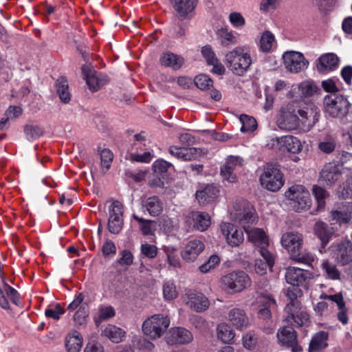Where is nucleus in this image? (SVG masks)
<instances>
[{"label":"nucleus","mask_w":352,"mask_h":352,"mask_svg":"<svg viewBox=\"0 0 352 352\" xmlns=\"http://www.w3.org/2000/svg\"><path fill=\"white\" fill-rule=\"evenodd\" d=\"M252 60L250 51L244 46L235 47L225 55L224 63L234 74L243 76L250 69Z\"/></svg>","instance_id":"f257e3e1"},{"label":"nucleus","mask_w":352,"mask_h":352,"mask_svg":"<svg viewBox=\"0 0 352 352\" xmlns=\"http://www.w3.org/2000/svg\"><path fill=\"white\" fill-rule=\"evenodd\" d=\"M351 104L346 97L340 94H329L323 98V109L332 118H342L346 116Z\"/></svg>","instance_id":"f03ea898"},{"label":"nucleus","mask_w":352,"mask_h":352,"mask_svg":"<svg viewBox=\"0 0 352 352\" xmlns=\"http://www.w3.org/2000/svg\"><path fill=\"white\" fill-rule=\"evenodd\" d=\"M259 181L265 188L272 192H276L284 184L283 174L276 165L267 164L263 166Z\"/></svg>","instance_id":"7ed1b4c3"},{"label":"nucleus","mask_w":352,"mask_h":352,"mask_svg":"<svg viewBox=\"0 0 352 352\" xmlns=\"http://www.w3.org/2000/svg\"><path fill=\"white\" fill-rule=\"evenodd\" d=\"M290 206L298 212L306 210L310 206L309 191L302 185H294L285 192Z\"/></svg>","instance_id":"20e7f679"},{"label":"nucleus","mask_w":352,"mask_h":352,"mask_svg":"<svg viewBox=\"0 0 352 352\" xmlns=\"http://www.w3.org/2000/svg\"><path fill=\"white\" fill-rule=\"evenodd\" d=\"M170 324L169 318L162 314H155L142 324L144 333L152 339L160 338Z\"/></svg>","instance_id":"39448f33"},{"label":"nucleus","mask_w":352,"mask_h":352,"mask_svg":"<svg viewBox=\"0 0 352 352\" xmlns=\"http://www.w3.org/2000/svg\"><path fill=\"white\" fill-rule=\"evenodd\" d=\"M267 145L270 148L295 155L298 154L302 150V144L300 140L291 135L272 138L269 140Z\"/></svg>","instance_id":"423d86ee"},{"label":"nucleus","mask_w":352,"mask_h":352,"mask_svg":"<svg viewBox=\"0 0 352 352\" xmlns=\"http://www.w3.org/2000/svg\"><path fill=\"white\" fill-rule=\"evenodd\" d=\"M284 312L285 320L293 327L307 326L309 323V314L301 307L299 302L288 303Z\"/></svg>","instance_id":"0eeeda50"},{"label":"nucleus","mask_w":352,"mask_h":352,"mask_svg":"<svg viewBox=\"0 0 352 352\" xmlns=\"http://www.w3.org/2000/svg\"><path fill=\"white\" fill-rule=\"evenodd\" d=\"M299 118L300 129L303 131H309L318 122L320 118V109L314 103H308L300 107L297 111Z\"/></svg>","instance_id":"6e6552de"},{"label":"nucleus","mask_w":352,"mask_h":352,"mask_svg":"<svg viewBox=\"0 0 352 352\" xmlns=\"http://www.w3.org/2000/svg\"><path fill=\"white\" fill-rule=\"evenodd\" d=\"M221 283L233 292H241L249 286L251 280L248 275L242 270L234 271L221 278Z\"/></svg>","instance_id":"1a4fd4ad"},{"label":"nucleus","mask_w":352,"mask_h":352,"mask_svg":"<svg viewBox=\"0 0 352 352\" xmlns=\"http://www.w3.org/2000/svg\"><path fill=\"white\" fill-rule=\"evenodd\" d=\"M331 256L342 265L352 261V242L349 239L333 243L329 248Z\"/></svg>","instance_id":"9d476101"},{"label":"nucleus","mask_w":352,"mask_h":352,"mask_svg":"<svg viewBox=\"0 0 352 352\" xmlns=\"http://www.w3.org/2000/svg\"><path fill=\"white\" fill-rule=\"evenodd\" d=\"M234 212L231 213L232 218L236 222H238L244 229H250V226L256 221L254 216V210L248 203H241V207L236 204L234 206Z\"/></svg>","instance_id":"9b49d317"},{"label":"nucleus","mask_w":352,"mask_h":352,"mask_svg":"<svg viewBox=\"0 0 352 352\" xmlns=\"http://www.w3.org/2000/svg\"><path fill=\"white\" fill-rule=\"evenodd\" d=\"M124 206L119 201H113L109 208L108 229L112 234H118L122 229Z\"/></svg>","instance_id":"f8f14e48"},{"label":"nucleus","mask_w":352,"mask_h":352,"mask_svg":"<svg viewBox=\"0 0 352 352\" xmlns=\"http://www.w3.org/2000/svg\"><path fill=\"white\" fill-rule=\"evenodd\" d=\"M285 68L292 73H298L306 69L309 62L302 53L291 51L286 52L283 55Z\"/></svg>","instance_id":"ddd939ff"},{"label":"nucleus","mask_w":352,"mask_h":352,"mask_svg":"<svg viewBox=\"0 0 352 352\" xmlns=\"http://www.w3.org/2000/svg\"><path fill=\"white\" fill-rule=\"evenodd\" d=\"M82 73L89 89L92 92L98 91L107 82V76L93 69L90 65H82Z\"/></svg>","instance_id":"4468645a"},{"label":"nucleus","mask_w":352,"mask_h":352,"mask_svg":"<svg viewBox=\"0 0 352 352\" xmlns=\"http://www.w3.org/2000/svg\"><path fill=\"white\" fill-rule=\"evenodd\" d=\"M259 304L258 317L263 320H269L272 318V311L277 307L274 298L270 294L261 293L257 298Z\"/></svg>","instance_id":"2eb2a0df"},{"label":"nucleus","mask_w":352,"mask_h":352,"mask_svg":"<svg viewBox=\"0 0 352 352\" xmlns=\"http://www.w3.org/2000/svg\"><path fill=\"white\" fill-rule=\"evenodd\" d=\"M277 125L280 129L285 131L300 129L297 113L294 111H291L289 108L280 110V115L277 119Z\"/></svg>","instance_id":"dca6fc26"},{"label":"nucleus","mask_w":352,"mask_h":352,"mask_svg":"<svg viewBox=\"0 0 352 352\" xmlns=\"http://www.w3.org/2000/svg\"><path fill=\"white\" fill-rule=\"evenodd\" d=\"M342 176L341 167L333 163L326 164L320 175V182L326 186H332Z\"/></svg>","instance_id":"f3484780"},{"label":"nucleus","mask_w":352,"mask_h":352,"mask_svg":"<svg viewBox=\"0 0 352 352\" xmlns=\"http://www.w3.org/2000/svg\"><path fill=\"white\" fill-rule=\"evenodd\" d=\"M220 229L229 245L236 247L243 242V231L237 229L232 223H222L220 225Z\"/></svg>","instance_id":"a211bd4d"},{"label":"nucleus","mask_w":352,"mask_h":352,"mask_svg":"<svg viewBox=\"0 0 352 352\" xmlns=\"http://www.w3.org/2000/svg\"><path fill=\"white\" fill-rule=\"evenodd\" d=\"M243 164V160L239 156H229L225 164L221 168V175L223 180L234 183L236 182V175L234 170L241 167Z\"/></svg>","instance_id":"6ab92c4d"},{"label":"nucleus","mask_w":352,"mask_h":352,"mask_svg":"<svg viewBox=\"0 0 352 352\" xmlns=\"http://www.w3.org/2000/svg\"><path fill=\"white\" fill-rule=\"evenodd\" d=\"M311 274L307 270L296 267H289L286 270L285 280L291 285L303 286L305 285L307 279L310 278Z\"/></svg>","instance_id":"aec40b11"},{"label":"nucleus","mask_w":352,"mask_h":352,"mask_svg":"<svg viewBox=\"0 0 352 352\" xmlns=\"http://www.w3.org/2000/svg\"><path fill=\"white\" fill-rule=\"evenodd\" d=\"M204 248L205 245L201 240L192 239L186 244L182 250V257L187 262H192L203 252Z\"/></svg>","instance_id":"412c9836"},{"label":"nucleus","mask_w":352,"mask_h":352,"mask_svg":"<svg viewBox=\"0 0 352 352\" xmlns=\"http://www.w3.org/2000/svg\"><path fill=\"white\" fill-rule=\"evenodd\" d=\"M280 242L285 249L294 255L302 246V236L299 233L289 232L282 235Z\"/></svg>","instance_id":"4be33fe9"},{"label":"nucleus","mask_w":352,"mask_h":352,"mask_svg":"<svg viewBox=\"0 0 352 352\" xmlns=\"http://www.w3.org/2000/svg\"><path fill=\"white\" fill-rule=\"evenodd\" d=\"M248 239L261 252L263 250H268L269 239L265 231L261 228H252L246 230Z\"/></svg>","instance_id":"5701e85b"},{"label":"nucleus","mask_w":352,"mask_h":352,"mask_svg":"<svg viewBox=\"0 0 352 352\" xmlns=\"http://www.w3.org/2000/svg\"><path fill=\"white\" fill-rule=\"evenodd\" d=\"M169 153L179 160L191 161L197 157L199 151L195 147H178L170 146L168 148Z\"/></svg>","instance_id":"b1692460"},{"label":"nucleus","mask_w":352,"mask_h":352,"mask_svg":"<svg viewBox=\"0 0 352 352\" xmlns=\"http://www.w3.org/2000/svg\"><path fill=\"white\" fill-rule=\"evenodd\" d=\"M230 323L237 329L243 330L249 325V318L244 310L239 308L230 309L228 314Z\"/></svg>","instance_id":"393cba45"},{"label":"nucleus","mask_w":352,"mask_h":352,"mask_svg":"<svg viewBox=\"0 0 352 352\" xmlns=\"http://www.w3.org/2000/svg\"><path fill=\"white\" fill-rule=\"evenodd\" d=\"M186 303L190 308L197 312L205 311L210 305L208 298L199 292H190L188 294Z\"/></svg>","instance_id":"a878e982"},{"label":"nucleus","mask_w":352,"mask_h":352,"mask_svg":"<svg viewBox=\"0 0 352 352\" xmlns=\"http://www.w3.org/2000/svg\"><path fill=\"white\" fill-rule=\"evenodd\" d=\"M320 298L322 299H329L332 302L336 303L338 309V312L337 313L338 320L343 324H346L348 323L349 318L347 314V309L345 307V303L343 300V297L342 294H322L320 296Z\"/></svg>","instance_id":"bb28decb"},{"label":"nucleus","mask_w":352,"mask_h":352,"mask_svg":"<svg viewBox=\"0 0 352 352\" xmlns=\"http://www.w3.org/2000/svg\"><path fill=\"white\" fill-rule=\"evenodd\" d=\"M236 34V33L230 30L226 26L221 27L216 30L217 40L224 47L236 44L237 38Z\"/></svg>","instance_id":"cd10ccee"},{"label":"nucleus","mask_w":352,"mask_h":352,"mask_svg":"<svg viewBox=\"0 0 352 352\" xmlns=\"http://www.w3.org/2000/svg\"><path fill=\"white\" fill-rule=\"evenodd\" d=\"M264 261L256 259L255 261V270L257 274H263L267 267L272 268L274 264V255L269 250H263L259 252Z\"/></svg>","instance_id":"c85d7f7f"},{"label":"nucleus","mask_w":352,"mask_h":352,"mask_svg":"<svg viewBox=\"0 0 352 352\" xmlns=\"http://www.w3.org/2000/svg\"><path fill=\"white\" fill-rule=\"evenodd\" d=\"M193 229L203 232L206 230L211 224L210 215L204 212L195 211L190 214Z\"/></svg>","instance_id":"c756f323"},{"label":"nucleus","mask_w":352,"mask_h":352,"mask_svg":"<svg viewBox=\"0 0 352 352\" xmlns=\"http://www.w3.org/2000/svg\"><path fill=\"white\" fill-rule=\"evenodd\" d=\"M219 190L212 185H208L204 189L197 190L195 194L196 199L200 205H206L213 202L218 197Z\"/></svg>","instance_id":"7c9ffc66"},{"label":"nucleus","mask_w":352,"mask_h":352,"mask_svg":"<svg viewBox=\"0 0 352 352\" xmlns=\"http://www.w3.org/2000/svg\"><path fill=\"white\" fill-rule=\"evenodd\" d=\"M169 342L171 344H187L192 340V334L183 327H176L170 331Z\"/></svg>","instance_id":"2f4dec72"},{"label":"nucleus","mask_w":352,"mask_h":352,"mask_svg":"<svg viewBox=\"0 0 352 352\" xmlns=\"http://www.w3.org/2000/svg\"><path fill=\"white\" fill-rule=\"evenodd\" d=\"M160 60L163 66L170 67L175 71L179 69L184 63V59L182 56L170 52L164 53Z\"/></svg>","instance_id":"473e14b6"},{"label":"nucleus","mask_w":352,"mask_h":352,"mask_svg":"<svg viewBox=\"0 0 352 352\" xmlns=\"http://www.w3.org/2000/svg\"><path fill=\"white\" fill-rule=\"evenodd\" d=\"M142 207L151 216L157 217L163 211L164 204L157 196H151L142 201Z\"/></svg>","instance_id":"72a5a7b5"},{"label":"nucleus","mask_w":352,"mask_h":352,"mask_svg":"<svg viewBox=\"0 0 352 352\" xmlns=\"http://www.w3.org/2000/svg\"><path fill=\"white\" fill-rule=\"evenodd\" d=\"M339 63L338 57L334 54H327L321 56L317 64L320 72H329L336 69Z\"/></svg>","instance_id":"f704fd0d"},{"label":"nucleus","mask_w":352,"mask_h":352,"mask_svg":"<svg viewBox=\"0 0 352 352\" xmlns=\"http://www.w3.org/2000/svg\"><path fill=\"white\" fill-rule=\"evenodd\" d=\"M329 333L324 331H320L315 333L309 343V352H318L325 349L327 346Z\"/></svg>","instance_id":"c9c22d12"},{"label":"nucleus","mask_w":352,"mask_h":352,"mask_svg":"<svg viewBox=\"0 0 352 352\" xmlns=\"http://www.w3.org/2000/svg\"><path fill=\"white\" fill-rule=\"evenodd\" d=\"M21 113L22 109L20 107H9L0 120V131H5L9 129L10 122L15 120V119L19 117Z\"/></svg>","instance_id":"e433bc0d"},{"label":"nucleus","mask_w":352,"mask_h":352,"mask_svg":"<svg viewBox=\"0 0 352 352\" xmlns=\"http://www.w3.org/2000/svg\"><path fill=\"white\" fill-rule=\"evenodd\" d=\"M314 232L321 241V249H324L326 245L329 242L333 231L329 229L327 225L324 222L318 221L314 226ZM320 251L322 252V250Z\"/></svg>","instance_id":"4c0bfd02"},{"label":"nucleus","mask_w":352,"mask_h":352,"mask_svg":"<svg viewBox=\"0 0 352 352\" xmlns=\"http://www.w3.org/2000/svg\"><path fill=\"white\" fill-rule=\"evenodd\" d=\"M277 338L282 345L287 346H293L296 341V332L291 327H284L280 329L277 332Z\"/></svg>","instance_id":"58836bf2"},{"label":"nucleus","mask_w":352,"mask_h":352,"mask_svg":"<svg viewBox=\"0 0 352 352\" xmlns=\"http://www.w3.org/2000/svg\"><path fill=\"white\" fill-rule=\"evenodd\" d=\"M82 345V338L79 332L73 331L65 338L67 352H79Z\"/></svg>","instance_id":"ea45409f"},{"label":"nucleus","mask_w":352,"mask_h":352,"mask_svg":"<svg viewBox=\"0 0 352 352\" xmlns=\"http://www.w3.org/2000/svg\"><path fill=\"white\" fill-rule=\"evenodd\" d=\"M124 334L125 332L122 329L113 324H108L102 330V336L115 343L122 342Z\"/></svg>","instance_id":"a19ab883"},{"label":"nucleus","mask_w":352,"mask_h":352,"mask_svg":"<svg viewBox=\"0 0 352 352\" xmlns=\"http://www.w3.org/2000/svg\"><path fill=\"white\" fill-rule=\"evenodd\" d=\"M197 0H175L174 8L181 16H186L194 10Z\"/></svg>","instance_id":"79ce46f5"},{"label":"nucleus","mask_w":352,"mask_h":352,"mask_svg":"<svg viewBox=\"0 0 352 352\" xmlns=\"http://www.w3.org/2000/svg\"><path fill=\"white\" fill-rule=\"evenodd\" d=\"M57 93L60 100L64 103H68L71 100V94L69 85L65 78L61 77L56 82Z\"/></svg>","instance_id":"37998d69"},{"label":"nucleus","mask_w":352,"mask_h":352,"mask_svg":"<svg viewBox=\"0 0 352 352\" xmlns=\"http://www.w3.org/2000/svg\"><path fill=\"white\" fill-rule=\"evenodd\" d=\"M217 330L218 338L224 343H230L235 336L234 331L228 324H219Z\"/></svg>","instance_id":"c03bdc74"},{"label":"nucleus","mask_w":352,"mask_h":352,"mask_svg":"<svg viewBox=\"0 0 352 352\" xmlns=\"http://www.w3.org/2000/svg\"><path fill=\"white\" fill-rule=\"evenodd\" d=\"M352 220V207L351 210L349 212H342L334 210L331 212V219L329 221L331 225L347 223Z\"/></svg>","instance_id":"a18cd8bd"},{"label":"nucleus","mask_w":352,"mask_h":352,"mask_svg":"<svg viewBox=\"0 0 352 352\" xmlns=\"http://www.w3.org/2000/svg\"><path fill=\"white\" fill-rule=\"evenodd\" d=\"M100 155V166L102 171L106 173L111 168L113 159V154L109 148H103L98 151Z\"/></svg>","instance_id":"49530a36"},{"label":"nucleus","mask_w":352,"mask_h":352,"mask_svg":"<svg viewBox=\"0 0 352 352\" xmlns=\"http://www.w3.org/2000/svg\"><path fill=\"white\" fill-rule=\"evenodd\" d=\"M276 40L274 35L270 31H265L260 40V46L262 51L270 52L275 46Z\"/></svg>","instance_id":"de8ad7c7"},{"label":"nucleus","mask_w":352,"mask_h":352,"mask_svg":"<svg viewBox=\"0 0 352 352\" xmlns=\"http://www.w3.org/2000/svg\"><path fill=\"white\" fill-rule=\"evenodd\" d=\"M322 270L327 278L332 280L340 278V272L336 265L328 261H324L321 265Z\"/></svg>","instance_id":"09e8293b"},{"label":"nucleus","mask_w":352,"mask_h":352,"mask_svg":"<svg viewBox=\"0 0 352 352\" xmlns=\"http://www.w3.org/2000/svg\"><path fill=\"white\" fill-rule=\"evenodd\" d=\"M240 122L242 124L241 131L243 133H252L257 128L256 120L251 116L241 115Z\"/></svg>","instance_id":"8fccbe9b"},{"label":"nucleus","mask_w":352,"mask_h":352,"mask_svg":"<svg viewBox=\"0 0 352 352\" xmlns=\"http://www.w3.org/2000/svg\"><path fill=\"white\" fill-rule=\"evenodd\" d=\"M163 297L166 300H172L178 296L175 283L171 280H166L163 283Z\"/></svg>","instance_id":"3c124183"},{"label":"nucleus","mask_w":352,"mask_h":352,"mask_svg":"<svg viewBox=\"0 0 352 352\" xmlns=\"http://www.w3.org/2000/svg\"><path fill=\"white\" fill-rule=\"evenodd\" d=\"M298 89L301 97L307 98L313 96L318 90L317 86L310 81H303L299 86Z\"/></svg>","instance_id":"603ef678"},{"label":"nucleus","mask_w":352,"mask_h":352,"mask_svg":"<svg viewBox=\"0 0 352 352\" xmlns=\"http://www.w3.org/2000/svg\"><path fill=\"white\" fill-rule=\"evenodd\" d=\"M313 195L318 204V210H322L325 206V199L329 196L328 192L322 188L314 186L312 189Z\"/></svg>","instance_id":"864d4df0"},{"label":"nucleus","mask_w":352,"mask_h":352,"mask_svg":"<svg viewBox=\"0 0 352 352\" xmlns=\"http://www.w3.org/2000/svg\"><path fill=\"white\" fill-rule=\"evenodd\" d=\"M336 146V140L331 136L325 137L318 143V149L326 154L332 153Z\"/></svg>","instance_id":"5fc2aeb1"},{"label":"nucleus","mask_w":352,"mask_h":352,"mask_svg":"<svg viewBox=\"0 0 352 352\" xmlns=\"http://www.w3.org/2000/svg\"><path fill=\"white\" fill-rule=\"evenodd\" d=\"M195 85L201 90L210 89L213 85V80L206 74H199L194 79Z\"/></svg>","instance_id":"6e6d98bb"},{"label":"nucleus","mask_w":352,"mask_h":352,"mask_svg":"<svg viewBox=\"0 0 352 352\" xmlns=\"http://www.w3.org/2000/svg\"><path fill=\"white\" fill-rule=\"evenodd\" d=\"M132 217L138 221L140 229L144 235H149L152 234L151 224L153 222V221L139 217L135 214L132 215Z\"/></svg>","instance_id":"4d7b16f0"},{"label":"nucleus","mask_w":352,"mask_h":352,"mask_svg":"<svg viewBox=\"0 0 352 352\" xmlns=\"http://www.w3.org/2000/svg\"><path fill=\"white\" fill-rule=\"evenodd\" d=\"M115 316V310L113 307L107 306L101 307L99 309V317L95 320V322L97 325L102 320L109 319Z\"/></svg>","instance_id":"13d9d810"},{"label":"nucleus","mask_w":352,"mask_h":352,"mask_svg":"<svg viewBox=\"0 0 352 352\" xmlns=\"http://www.w3.org/2000/svg\"><path fill=\"white\" fill-rule=\"evenodd\" d=\"M219 262L220 258L217 255H212L207 262L199 267V270L204 274L208 273L218 265Z\"/></svg>","instance_id":"bf43d9fd"},{"label":"nucleus","mask_w":352,"mask_h":352,"mask_svg":"<svg viewBox=\"0 0 352 352\" xmlns=\"http://www.w3.org/2000/svg\"><path fill=\"white\" fill-rule=\"evenodd\" d=\"M229 21L235 28H241L245 24V18L238 12H233L230 14Z\"/></svg>","instance_id":"052dcab7"},{"label":"nucleus","mask_w":352,"mask_h":352,"mask_svg":"<svg viewBox=\"0 0 352 352\" xmlns=\"http://www.w3.org/2000/svg\"><path fill=\"white\" fill-rule=\"evenodd\" d=\"M257 340L258 338L256 334L252 332H248L243 337V346L248 350H252L256 345Z\"/></svg>","instance_id":"680f3d73"},{"label":"nucleus","mask_w":352,"mask_h":352,"mask_svg":"<svg viewBox=\"0 0 352 352\" xmlns=\"http://www.w3.org/2000/svg\"><path fill=\"white\" fill-rule=\"evenodd\" d=\"M172 166L171 163L163 159H158L153 164V169L155 173L161 174L166 173Z\"/></svg>","instance_id":"e2e57ef3"},{"label":"nucleus","mask_w":352,"mask_h":352,"mask_svg":"<svg viewBox=\"0 0 352 352\" xmlns=\"http://www.w3.org/2000/svg\"><path fill=\"white\" fill-rule=\"evenodd\" d=\"M141 254L148 258H154L157 254V248L147 243L141 245Z\"/></svg>","instance_id":"0e129e2a"},{"label":"nucleus","mask_w":352,"mask_h":352,"mask_svg":"<svg viewBox=\"0 0 352 352\" xmlns=\"http://www.w3.org/2000/svg\"><path fill=\"white\" fill-rule=\"evenodd\" d=\"M201 54L208 65L213 63L214 61H217V59H218L212 47L209 45H205L201 48Z\"/></svg>","instance_id":"69168bd1"},{"label":"nucleus","mask_w":352,"mask_h":352,"mask_svg":"<svg viewBox=\"0 0 352 352\" xmlns=\"http://www.w3.org/2000/svg\"><path fill=\"white\" fill-rule=\"evenodd\" d=\"M88 316V311L85 307H80L74 315V320L77 325L85 323Z\"/></svg>","instance_id":"338daca9"},{"label":"nucleus","mask_w":352,"mask_h":352,"mask_svg":"<svg viewBox=\"0 0 352 352\" xmlns=\"http://www.w3.org/2000/svg\"><path fill=\"white\" fill-rule=\"evenodd\" d=\"M24 132L29 140L37 139L43 134L42 130L39 127L34 126H26L24 129Z\"/></svg>","instance_id":"774afa93"}]
</instances>
